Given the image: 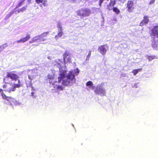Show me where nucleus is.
<instances>
[{
  "label": "nucleus",
  "instance_id": "1",
  "mask_svg": "<svg viewBox=\"0 0 158 158\" xmlns=\"http://www.w3.org/2000/svg\"><path fill=\"white\" fill-rule=\"evenodd\" d=\"M63 63L60 60H56L54 62V65L57 66L59 69V75L58 77V82H60L62 80V84L65 85H71L75 82V76L78 75L80 72L79 69L76 68L74 70V75L72 71H69L66 73L67 71L65 67L63 66Z\"/></svg>",
  "mask_w": 158,
  "mask_h": 158
},
{
  "label": "nucleus",
  "instance_id": "2",
  "mask_svg": "<svg viewBox=\"0 0 158 158\" xmlns=\"http://www.w3.org/2000/svg\"><path fill=\"white\" fill-rule=\"evenodd\" d=\"M19 77L18 76L13 72L7 73L6 78H10L12 80L15 81L18 80V83L12 84L6 83L3 85V88L6 89V91L9 93L11 91H15L16 88H19L21 86L20 81L18 79Z\"/></svg>",
  "mask_w": 158,
  "mask_h": 158
},
{
  "label": "nucleus",
  "instance_id": "3",
  "mask_svg": "<svg viewBox=\"0 0 158 158\" xmlns=\"http://www.w3.org/2000/svg\"><path fill=\"white\" fill-rule=\"evenodd\" d=\"M58 72L53 70L52 71V73H49L48 76V78L50 80L49 81L50 83L52 84V85H54L53 86L54 90L57 91L62 89L63 88L61 85L56 84L55 83H57V81H54L56 75L58 73Z\"/></svg>",
  "mask_w": 158,
  "mask_h": 158
},
{
  "label": "nucleus",
  "instance_id": "4",
  "mask_svg": "<svg viewBox=\"0 0 158 158\" xmlns=\"http://www.w3.org/2000/svg\"><path fill=\"white\" fill-rule=\"evenodd\" d=\"M77 15L83 17L89 16L91 14L90 10L87 8H83L77 10L76 12Z\"/></svg>",
  "mask_w": 158,
  "mask_h": 158
},
{
  "label": "nucleus",
  "instance_id": "5",
  "mask_svg": "<svg viewBox=\"0 0 158 158\" xmlns=\"http://www.w3.org/2000/svg\"><path fill=\"white\" fill-rule=\"evenodd\" d=\"M94 92L98 95L101 96L106 95L105 90L102 84L98 85L94 89Z\"/></svg>",
  "mask_w": 158,
  "mask_h": 158
},
{
  "label": "nucleus",
  "instance_id": "6",
  "mask_svg": "<svg viewBox=\"0 0 158 158\" xmlns=\"http://www.w3.org/2000/svg\"><path fill=\"white\" fill-rule=\"evenodd\" d=\"M108 49V47L107 45H102L98 48V51L102 55H105Z\"/></svg>",
  "mask_w": 158,
  "mask_h": 158
},
{
  "label": "nucleus",
  "instance_id": "7",
  "mask_svg": "<svg viewBox=\"0 0 158 158\" xmlns=\"http://www.w3.org/2000/svg\"><path fill=\"white\" fill-rule=\"evenodd\" d=\"M151 35L153 37L158 38V25L154 27L151 31Z\"/></svg>",
  "mask_w": 158,
  "mask_h": 158
},
{
  "label": "nucleus",
  "instance_id": "8",
  "mask_svg": "<svg viewBox=\"0 0 158 158\" xmlns=\"http://www.w3.org/2000/svg\"><path fill=\"white\" fill-rule=\"evenodd\" d=\"M64 60L65 63L71 62L72 57L68 52H65L64 55Z\"/></svg>",
  "mask_w": 158,
  "mask_h": 158
},
{
  "label": "nucleus",
  "instance_id": "9",
  "mask_svg": "<svg viewBox=\"0 0 158 158\" xmlns=\"http://www.w3.org/2000/svg\"><path fill=\"white\" fill-rule=\"evenodd\" d=\"M3 94L5 96V97L3 96V97L2 96L3 99L6 100L8 102H10L11 104H15V100L14 98L10 97H7L3 92Z\"/></svg>",
  "mask_w": 158,
  "mask_h": 158
},
{
  "label": "nucleus",
  "instance_id": "10",
  "mask_svg": "<svg viewBox=\"0 0 158 158\" xmlns=\"http://www.w3.org/2000/svg\"><path fill=\"white\" fill-rule=\"evenodd\" d=\"M128 10L129 12H132L134 9L133 2L131 1H128L127 3Z\"/></svg>",
  "mask_w": 158,
  "mask_h": 158
},
{
  "label": "nucleus",
  "instance_id": "11",
  "mask_svg": "<svg viewBox=\"0 0 158 158\" xmlns=\"http://www.w3.org/2000/svg\"><path fill=\"white\" fill-rule=\"evenodd\" d=\"M86 86L87 89L89 90H90L91 89L94 90L95 89V87L91 81L87 82L86 83Z\"/></svg>",
  "mask_w": 158,
  "mask_h": 158
},
{
  "label": "nucleus",
  "instance_id": "12",
  "mask_svg": "<svg viewBox=\"0 0 158 158\" xmlns=\"http://www.w3.org/2000/svg\"><path fill=\"white\" fill-rule=\"evenodd\" d=\"M30 35L29 34H27L26 36L23 38L21 39L20 40L16 41L15 42L18 43H24L30 38Z\"/></svg>",
  "mask_w": 158,
  "mask_h": 158
},
{
  "label": "nucleus",
  "instance_id": "13",
  "mask_svg": "<svg viewBox=\"0 0 158 158\" xmlns=\"http://www.w3.org/2000/svg\"><path fill=\"white\" fill-rule=\"evenodd\" d=\"M148 18L149 17L148 16H144L143 20L140 23V26H143L144 25L148 24L149 21Z\"/></svg>",
  "mask_w": 158,
  "mask_h": 158
},
{
  "label": "nucleus",
  "instance_id": "14",
  "mask_svg": "<svg viewBox=\"0 0 158 158\" xmlns=\"http://www.w3.org/2000/svg\"><path fill=\"white\" fill-rule=\"evenodd\" d=\"M115 4V0H111L110 2L107 6V9L109 10H111L114 8V5Z\"/></svg>",
  "mask_w": 158,
  "mask_h": 158
},
{
  "label": "nucleus",
  "instance_id": "15",
  "mask_svg": "<svg viewBox=\"0 0 158 158\" xmlns=\"http://www.w3.org/2000/svg\"><path fill=\"white\" fill-rule=\"evenodd\" d=\"M40 37L39 35L35 36L33 37L29 42L30 43H32L35 42H40L42 41L40 40Z\"/></svg>",
  "mask_w": 158,
  "mask_h": 158
},
{
  "label": "nucleus",
  "instance_id": "16",
  "mask_svg": "<svg viewBox=\"0 0 158 158\" xmlns=\"http://www.w3.org/2000/svg\"><path fill=\"white\" fill-rule=\"evenodd\" d=\"M48 34V32H45L40 35L41 41H44L45 39L44 38L46 37Z\"/></svg>",
  "mask_w": 158,
  "mask_h": 158
},
{
  "label": "nucleus",
  "instance_id": "17",
  "mask_svg": "<svg viewBox=\"0 0 158 158\" xmlns=\"http://www.w3.org/2000/svg\"><path fill=\"white\" fill-rule=\"evenodd\" d=\"M35 2L38 4L42 3V4L44 6H46L47 5V0H35Z\"/></svg>",
  "mask_w": 158,
  "mask_h": 158
},
{
  "label": "nucleus",
  "instance_id": "18",
  "mask_svg": "<svg viewBox=\"0 0 158 158\" xmlns=\"http://www.w3.org/2000/svg\"><path fill=\"white\" fill-rule=\"evenodd\" d=\"M8 45L6 43L0 46V52L3 50L6 47H7Z\"/></svg>",
  "mask_w": 158,
  "mask_h": 158
},
{
  "label": "nucleus",
  "instance_id": "19",
  "mask_svg": "<svg viewBox=\"0 0 158 158\" xmlns=\"http://www.w3.org/2000/svg\"><path fill=\"white\" fill-rule=\"evenodd\" d=\"M141 71V69H138L133 70L132 73H133L134 75H135L139 72Z\"/></svg>",
  "mask_w": 158,
  "mask_h": 158
},
{
  "label": "nucleus",
  "instance_id": "20",
  "mask_svg": "<svg viewBox=\"0 0 158 158\" xmlns=\"http://www.w3.org/2000/svg\"><path fill=\"white\" fill-rule=\"evenodd\" d=\"M112 9L113 11L117 14H118L120 12V10L116 7H114Z\"/></svg>",
  "mask_w": 158,
  "mask_h": 158
},
{
  "label": "nucleus",
  "instance_id": "21",
  "mask_svg": "<svg viewBox=\"0 0 158 158\" xmlns=\"http://www.w3.org/2000/svg\"><path fill=\"white\" fill-rule=\"evenodd\" d=\"M61 25H62L61 23H59L58 24L57 27L59 29V31H62L63 29Z\"/></svg>",
  "mask_w": 158,
  "mask_h": 158
},
{
  "label": "nucleus",
  "instance_id": "22",
  "mask_svg": "<svg viewBox=\"0 0 158 158\" xmlns=\"http://www.w3.org/2000/svg\"><path fill=\"white\" fill-rule=\"evenodd\" d=\"M158 44H157L156 42H152V46L153 48H156Z\"/></svg>",
  "mask_w": 158,
  "mask_h": 158
},
{
  "label": "nucleus",
  "instance_id": "23",
  "mask_svg": "<svg viewBox=\"0 0 158 158\" xmlns=\"http://www.w3.org/2000/svg\"><path fill=\"white\" fill-rule=\"evenodd\" d=\"M62 31H59V33H58V35H56L55 36V38H57L58 36L59 37H60L62 36Z\"/></svg>",
  "mask_w": 158,
  "mask_h": 158
},
{
  "label": "nucleus",
  "instance_id": "24",
  "mask_svg": "<svg viewBox=\"0 0 158 158\" xmlns=\"http://www.w3.org/2000/svg\"><path fill=\"white\" fill-rule=\"evenodd\" d=\"M27 8V6H25L23 7H22V8L20 9L19 10L18 12H23V11L25 10H26Z\"/></svg>",
  "mask_w": 158,
  "mask_h": 158
},
{
  "label": "nucleus",
  "instance_id": "25",
  "mask_svg": "<svg viewBox=\"0 0 158 158\" xmlns=\"http://www.w3.org/2000/svg\"><path fill=\"white\" fill-rule=\"evenodd\" d=\"M0 89V93L1 94L2 96H3V97H5L4 95L3 94V91H6V89Z\"/></svg>",
  "mask_w": 158,
  "mask_h": 158
},
{
  "label": "nucleus",
  "instance_id": "26",
  "mask_svg": "<svg viewBox=\"0 0 158 158\" xmlns=\"http://www.w3.org/2000/svg\"><path fill=\"white\" fill-rule=\"evenodd\" d=\"M147 58L149 60H151L153 59L154 58V56H147Z\"/></svg>",
  "mask_w": 158,
  "mask_h": 158
},
{
  "label": "nucleus",
  "instance_id": "27",
  "mask_svg": "<svg viewBox=\"0 0 158 158\" xmlns=\"http://www.w3.org/2000/svg\"><path fill=\"white\" fill-rule=\"evenodd\" d=\"M28 78L30 80V82H31V81L33 78V76L32 75H28Z\"/></svg>",
  "mask_w": 158,
  "mask_h": 158
},
{
  "label": "nucleus",
  "instance_id": "28",
  "mask_svg": "<svg viewBox=\"0 0 158 158\" xmlns=\"http://www.w3.org/2000/svg\"><path fill=\"white\" fill-rule=\"evenodd\" d=\"M155 2V0H151L149 2V4H152L153 3Z\"/></svg>",
  "mask_w": 158,
  "mask_h": 158
},
{
  "label": "nucleus",
  "instance_id": "29",
  "mask_svg": "<svg viewBox=\"0 0 158 158\" xmlns=\"http://www.w3.org/2000/svg\"><path fill=\"white\" fill-rule=\"evenodd\" d=\"M91 52L90 51L89 52L88 55L87 56V58L88 57L89 58L91 55Z\"/></svg>",
  "mask_w": 158,
  "mask_h": 158
},
{
  "label": "nucleus",
  "instance_id": "30",
  "mask_svg": "<svg viewBox=\"0 0 158 158\" xmlns=\"http://www.w3.org/2000/svg\"><path fill=\"white\" fill-rule=\"evenodd\" d=\"M23 1H22V2H20L19 4V6H20L21 5H22V4L23 3Z\"/></svg>",
  "mask_w": 158,
  "mask_h": 158
},
{
  "label": "nucleus",
  "instance_id": "31",
  "mask_svg": "<svg viewBox=\"0 0 158 158\" xmlns=\"http://www.w3.org/2000/svg\"><path fill=\"white\" fill-rule=\"evenodd\" d=\"M103 0H100V3H99L100 6L101 5V4Z\"/></svg>",
  "mask_w": 158,
  "mask_h": 158
},
{
  "label": "nucleus",
  "instance_id": "32",
  "mask_svg": "<svg viewBox=\"0 0 158 158\" xmlns=\"http://www.w3.org/2000/svg\"><path fill=\"white\" fill-rule=\"evenodd\" d=\"M28 3H30L31 2V1L30 0H28Z\"/></svg>",
  "mask_w": 158,
  "mask_h": 158
},
{
  "label": "nucleus",
  "instance_id": "33",
  "mask_svg": "<svg viewBox=\"0 0 158 158\" xmlns=\"http://www.w3.org/2000/svg\"><path fill=\"white\" fill-rule=\"evenodd\" d=\"M3 81H4V82H6V79H4Z\"/></svg>",
  "mask_w": 158,
  "mask_h": 158
},
{
  "label": "nucleus",
  "instance_id": "34",
  "mask_svg": "<svg viewBox=\"0 0 158 158\" xmlns=\"http://www.w3.org/2000/svg\"><path fill=\"white\" fill-rule=\"evenodd\" d=\"M35 71V70H32V71Z\"/></svg>",
  "mask_w": 158,
  "mask_h": 158
},
{
  "label": "nucleus",
  "instance_id": "35",
  "mask_svg": "<svg viewBox=\"0 0 158 158\" xmlns=\"http://www.w3.org/2000/svg\"><path fill=\"white\" fill-rule=\"evenodd\" d=\"M157 43H158V42H157Z\"/></svg>",
  "mask_w": 158,
  "mask_h": 158
}]
</instances>
